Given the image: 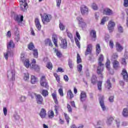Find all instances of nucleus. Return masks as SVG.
I'll list each match as a JSON object with an SVG mask.
<instances>
[{
  "label": "nucleus",
  "instance_id": "obj_1",
  "mask_svg": "<svg viewBox=\"0 0 128 128\" xmlns=\"http://www.w3.org/2000/svg\"><path fill=\"white\" fill-rule=\"evenodd\" d=\"M104 62V55L100 54L98 59V66L97 67L96 72L100 78H102V72L104 68V64H102Z\"/></svg>",
  "mask_w": 128,
  "mask_h": 128
},
{
  "label": "nucleus",
  "instance_id": "obj_2",
  "mask_svg": "<svg viewBox=\"0 0 128 128\" xmlns=\"http://www.w3.org/2000/svg\"><path fill=\"white\" fill-rule=\"evenodd\" d=\"M42 22L44 24H47L52 20V15L44 13L42 16H41Z\"/></svg>",
  "mask_w": 128,
  "mask_h": 128
},
{
  "label": "nucleus",
  "instance_id": "obj_3",
  "mask_svg": "<svg viewBox=\"0 0 128 128\" xmlns=\"http://www.w3.org/2000/svg\"><path fill=\"white\" fill-rule=\"evenodd\" d=\"M26 0H19L20 2V10L22 12H26L28 10V3H26Z\"/></svg>",
  "mask_w": 128,
  "mask_h": 128
},
{
  "label": "nucleus",
  "instance_id": "obj_4",
  "mask_svg": "<svg viewBox=\"0 0 128 128\" xmlns=\"http://www.w3.org/2000/svg\"><path fill=\"white\" fill-rule=\"evenodd\" d=\"M7 76L8 80H16V72L14 70H8Z\"/></svg>",
  "mask_w": 128,
  "mask_h": 128
},
{
  "label": "nucleus",
  "instance_id": "obj_5",
  "mask_svg": "<svg viewBox=\"0 0 128 128\" xmlns=\"http://www.w3.org/2000/svg\"><path fill=\"white\" fill-rule=\"evenodd\" d=\"M99 103L102 110H103V112H106V105H104V96H101L99 98Z\"/></svg>",
  "mask_w": 128,
  "mask_h": 128
},
{
  "label": "nucleus",
  "instance_id": "obj_6",
  "mask_svg": "<svg viewBox=\"0 0 128 128\" xmlns=\"http://www.w3.org/2000/svg\"><path fill=\"white\" fill-rule=\"evenodd\" d=\"M40 84L42 86H44L46 88H48V82L46 80V76H42L40 78Z\"/></svg>",
  "mask_w": 128,
  "mask_h": 128
},
{
  "label": "nucleus",
  "instance_id": "obj_7",
  "mask_svg": "<svg viewBox=\"0 0 128 128\" xmlns=\"http://www.w3.org/2000/svg\"><path fill=\"white\" fill-rule=\"evenodd\" d=\"M120 76H122L124 80L126 82H128V72L125 68L122 70Z\"/></svg>",
  "mask_w": 128,
  "mask_h": 128
},
{
  "label": "nucleus",
  "instance_id": "obj_8",
  "mask_svg": "<svg viewBox=\"0 0 128 128\" xmlns=\"http://www.w3.org/2000/svg\"><path fill=\"white\" fill-rule=\"evenodd\" d=\"M14 32V34L16 36L15 39L16 42H18V40H20V31H18V26H15Z\"/></svg>",
  "mask_w": 128,
  "mask_h": 128
},
{
  "label": "nucleus",
  "instance_id": "obj_9",
  "mask_svg": "<svg viewBox=\"0 0 128 128\" xmlns=\"http://www.w3.org/2000/svg\"><path fill=\"white\" fill-rule=\"evenodd\" d=\"M116 26V23L112 21H110L108 24V28L109 30V32H114V28Z\"/></svg>",
  "mask_w": 128,
  "mask_h": 128
},
{
  "label": "nucleus",
  "instance_id": "obj_10",
  "mask_svg": "<svg viewBox=\"0 0 128 128\" xmlns=\"http://www.w3.org/2000/svg\"><path fill=\"white\" fill-rule=\"evenodd\" d=\"M36 100L38 104H42V102H44V98L40 94H37L36 96Z\"/></svg>",
  "mask_w": 128,
  "mask_h": 128
},
{
  "label": "nucleus",
  "instance_id": "obj_11",
  "mask_svg": "<svg viewBox=\"0 0 128 128\" xmlns=\"http://www.w3.org/2000/svg\"><path fill=\"white\" fill-rule=\"evenodd\" d=\"M80 10L82 16H86L88 14V9L84 5L82 6Z\"/></svg>",
  "mask_w": 128,
  "mask_h": 128
},
{
  "label": "nucleus",
  "instance_id": "obj_12",
  "mask_svg": "<svg viewBox=\"0 0 128 128\" xmlns=\"http://www.w3.org/2000/svg\"><path fill=\"white\" fill-rule=\"evenodd\" d=\"M60 46L62 48L66 50L68 48V42L66 39H62L61 43L60 44Z\"/></svg>",
  "mask_w": 128,
  "mask_h": 128
},
{
  "label": "nucleus",
  "instance_id": "obj_13",
  "mask_svg": "<svg viewBox=\"0 0 128 128\" xmlns=\"http://www.w3.org/2000/svg\"><path fill=\"white\" fill-rule=\"evenodd\" d=\"M92 44H89L87 46L86 51L85 52V56L90 54H92Z\"/></svg>",
  "mask_w": 128,
  "mask_h": 128
},
{
  "label": "nucleus",
  "instance_id": "obj_14",
  "mask_svg": "<svg viewBox=\"0 0 128 128\" xmlns=\"http://www.w3.org/2000/svg\"><path fill=\"white\" fill-rule=\"evenodd\" d=\"M80 100L82 102L86 100V93L84 92H82L80 94Z\"/></svg>",
  "mask_w": 128,
  "mask_h": 128
},
{
  "label": "nucleus",
  "instance_id": "obj_15",
  "mask_svg": "<svg viewBox=\"0 0 128 128\" xmlns=\"http://www.w3.org/2000/svg\"><path fill=\"white\" fill-rule=\"evenodd\" d=\"M35 26L38 30H40L42 29V25L40 24V19L36 18L34 20Z\"/></svg>",
  "mask_w": 128,
  "mask_h": 128
},
{
  "label": "nucleus",
  "instance_id": "obj_16",
  "mask_svg": "<svg viewBox=\"0 0 128 128\" xmlns=\"http://www.w3.org/2000/svg\"><path fill=\"white\" fill-rule=\"evenodd\" d=\"M103 14L106 16H112V14H113V12L112 10L108 8H106L104 10Z\"/></svg>",
  "mask_w": 128,
  "mask_h": 128
},
{
  "label": "nucleus",
  "instance_id": "obj_17",
  "mask_svg": "<svg viewBox=\"0 0 128 128\" xmlns=\"http://www.w3.org/2000/svg\"><path fill=\"white\" fill-rule=\"evenodd\" d=\"M14 20L18 22H22L24 20V16L17 15L14 17Z\"/></svg>",
  "mask_w": 128,
  "mask_h": 128
},
{
  "label": "nucleus",
  "instance_id": "obj_18",
  "mask_svg": "<svg viewBox=\"0 0 128 128\" xmlns=\"http://www.w3.org/2000/svg\"><path fill=\"white\" fill-rule=\"evenodd\" d=\"M16 48V45L12 40L7 43V48L8 50H10V48Z\"/></svg>",
  "mask_w": 128,
  "mask_h": 128
},
{
  "label": "nucleus",
  "instance_id": "obj_19",
  "mask_svg": "<svg viewBox=\"0 0 128 128\" xmlns=\"http://www.w3.org/2000/svg\"><path fill=\"white\" fill-rule=\"evenodd\" d=\"M40 116L42 118H44L46 116V110L44 108H42L40 112Z\"/></svg>",
  "mask_w": 128,
  "mask_h": 128
},
{
  "label": "nucleus",
  "instance_id": "obj_20",
  "mask_svg": "<svg viewBox=\"0 0 128 128\" xmlns=\"http://www.w3.org/2000/svg\"><path fill=\"white\" fill-rule=\"evenodd\" d=\"M113 68L114 70H118L120 68V62L116 60H114L112 62Z\"/></svg>",
  "mask_w": 128,
  "mask_h": 128
},
{
  "label": "nucleus",
  "instance_id": "obj_21",
  "mask_svg": "<svg viewBox=\"0 0 128 128\" xmlns=\"http://www.w3.org/2000/svg\"><path fill=\"white\" fill-rule=\"evenodd\" d=\"M98 82V78L96 75H93L91 78V83L94 86Z\"/></svg>",
  "mask_w": 128,
  "mask_h": 128
},
{
  "label": "nucleus",
  "instance_id": "obj_22",
  "mask_svg": "<svg viewBox=\"0 0 128 128\" xmlns=\"http://www.w3.org/2000/svg\"><path fill=\"white\" fill-rule=\"evenodd\" d=\"M52 40L55 46L58 47V36L56 34L52 35Z\"/></svg>",
  "mask_w": 128,
  "mask_h": 128
},
{
  "label": "nucleus",
  "instance_id": "obj_23",
  "mask_svg": "<svg viewBox=\"0 0 128 128\" xmlns=\"http://www.w3.org/2000/svg\"><path fill=\"white\" fill-rule=\"evenodd\" d=\"M122 114L124 118H128V108H124L122 112Z\"/></svg>",
  "mask_w": 128,
  "mask_h": 128
},
{
  "label": "nucleus",
  "instance_id": "obj_24",
  "mask_svg": "<svg viewBox=\"0 0 128 128\" xmlns=\"http://www.w3.org/2000/svg\"><path fill=\"white\" fill-rule=\"evenodd\" d=\"M36 82H38V78L34 76H32L31 84H36Z\"/></svg>",
  "mask_w": 128,
  "mask_h": 128
},
{
  "label": "nucleus",
  "instance_id": "obj_25",
  "mask_svg": "<svg viewBox=\"0 0 128 128\" xmlns=\"http://www.w3.org/2000/svg\"><path fill=\"white\" fill-rule=\"evenodd\" d=\"M45 46H52V40L48 38L44 40Z\"/></svg>",
  "mask_w": 128,
  "mask_h": 128
},
{
  "label": "nucleus",
  "instance_id": "obj_26",
  "mask_svg": "<svg viewBox=\"0 0 128 128\" xmlns=\"http://www.w3.org/2000/svg\"><path fill=\"white\" fill-rule=\"evenodd\" d=\"M30 68H32V70H35L36 72H38L40 70V66L34 64L33 66H30Z\"/></svg>",
  "mask_w": 128,
  "mask_h": 128
},
{
  "label": "nucleus",
  "instance_id": "obj_27",
  "mask_svg": "<svg viewBox=\"0 0 128 128\" xmlns=\"http://www.w3.org/2000/svg\"><path fill=\"white\" fill-rule=\"evenodd\" d=\"M11 52H10V49H8L6 52L4 53V56L6 58V60H8V56H10Z\"/></svg>",
  "mask_w": 128,
  "mask_h": 128
},
{
  "label": "nucleus",
  "instance_id": "obj_28",
  "mask_svg": "<svg viewBox=\"0 0 128 128\" xmlns=\"http://www.w3.org/2000/svg\"><path fill=\"white\" fill-rule=\"evenodd\" d=\"M116 50L118 52H122V50H124V48H122V46H120V43H116Z\"/></svg>",
  "mask_w": 128,
  "mask_h": 128
},
{
  "label": "nucleus",
  "instance_id": "obj_29",
  "mask_svg": "<svg viewBox=\"0 0 128 128\" xmlns=\"http://www.w3.org/2000/svg\"><path fill=\"white\" fill-rule=\"evenodd\" d=\"M90 36L94 38H96V32L95 30H91L90 32Z\"/></svg>",
  "mask_w": 128,
  "mask_h": 128
},
{
  "label": "nucleus",
  "instance_id": "obj_30",
  "mask_svg": "<svg viewBox=\"0 0 128 128\" xmlns=\"http://www.w3.org/2000/svg\"><path fill=\"white\" fill-rule=\"evenodd\" d=\"M105 64L108 70H110V60L107 59L106 62Z\"/></svg>",
  "mask_w": 128,
  "mask_h": 128
},
{
  "label": "nucleus",
  "instance_id": "obj_31",
  "mask_svg": "<svg viewBox=\"0 0 128 128\" xmlns=\"http://www.w3.org/2000/svg\"><path fill=\"white\" fill-rule=\"evenodd\" d=\"M113 120H114V118L110 116L107 119V121L106 123L108 124V126H110Z\"/></svg>",
  "mask_w": 128,
  "mask_h": 128
},
{
  "label": "nucleus",
  "instance_id": "obj_32",
  "mask_svg": "<svg viewBox=\"0 0 128 128\" xmlns=\"http://www.w3.org/2000/svg\"><path fill=\"white\" fill-rule=\"evenodd\" d=\"M23 62L26 68H29L30 66V60L28 59H26V60H24Z\"/></svg>",
  "mask_w": 128,
  "mask_h": 128
},
{
  "label": "nucleus",
  "instance_id": "obj_33",
  "mask_svg": "<svg viewBox=\"0 0 128 128\" xmlns=\"http://www.w3.org/2000/svg\"><path fill=\"white\" fill-rule=\"evenodd\" d=\"M106 88H108V90H110V88H112V83L110 82V80H108L106 83Z\"/></svg>",
  "mask_w": 128,
  "mask_h": 128
},
{
  "label": "nucleus",
  "instance_id": "obj_34",
  "mask_svg": "<svg viewBox=\"0 0 128 128\" xmlns=\"http://www.w3.org/2000/svg\"><path fill=\"white\" fill-rule=\"evenodd\" d=\"M108 16H104L102 20H101L100 24H104L106 22H108Z\"/></svg>",
  "mask_w": 128,
  "mask_h": 128
},
{
  "label": "nucleus",
  "instance_id": "obj_35",
  "mask_svg": "<svg viewBox=\"0 0 128 128\" xmlns=\"http://www.w3.org/2000/svg\"><path fill=\"white\" fill-rule=\"evenodd\" d=\"M33 56L34 58H38V50L36 49L33 50Z\"/></svg>",
  "mask_w": 128,
  "mask_h": 128
},
{
  "label": "nucleus",
  "instance_id": "obj_36",
  "mask_svg": "<svg viewBox=\"0 0 128 128\" xmlns=\"http://www.w3.org/2000/svg\"><path fill=\"white\" fill-rule=\"evenodd\" d=\"M78 24H79V26L80 28H82V30H84V28H86V24L84 22H82L81 23H78Z\"/></svg>",
  "mask_w": 128,
  "mask_h": 128
},
{
  "label": "nucleus",
  "instance_id": "obj_37",
  "mask_svg": "<svg viewBox=\"0 0 128 128\" xmlns=\"http://www.w3.org/2000/svg\"><path fill=\"white\" fill-rule=\"evenodd\" d=\"M96 52L97 54H98L100 52V44L96 45Z\"/></svg>",
  "mask_w": 128,
  "mask_h": 128
},
{
  "label": "nucleus",
  "instance_id": "obj_38",
  "mask_svg": "<svg viewBox=\"0 0 128 128\" xmlns=\"http://www.w3.org/2000/svg\"><path fill=\"white\" fill-rule=\"evenodd\" d=\"M28 96H30L32 98H34V96L36 98V96H38V94L34 92H28Z\"/></svg>",
  "mask_w": 128,
  "mask_h": 128
},
{
  "label": "nucleus",
  "instance_id": "obj_39",
  "mask_svg": "<svg viewBox=\"0 0 128 128\" xmlns=\"http://www.w3.org/2000/svg\"><path fill=\"white\" fill-rule=\"evenodd\" d=\"M102 81H98V90H102Z\"/></svg>",
  "mask_w": 128,
  "mask_h": 128
},
{
  "label": "nucleus",
  "instance_id": "obj_40",
  "mask_svg": "<svg viewBox=\"0 0 128 128\" xmlns=\"http://www.w3.org/2000/svg\"><path fill=\"white\" fill-rule=\"evenodd\" d=\"M24 80H30V74H28V73L27 72L24 74Z\"/></svg>",
  "mask_w": 128,
  "mask_h": 128
},
{
  "label": "nucleus",
  "instance_id": "obj_41",
  "mask_svg": "<svg viewBox=\"0 0 128 128\" xmlns=\"http://www.w3.org/2000/svg\"><path fill=\"white\" fill-rule=\"evenodd\" d=\"M77 70L79 72H82V65L79 64L77 66Z\"/></svg>",
  "mask_w": 128,
  "mask_h": 128
},
{
  "label": "nucleus",
  "instance_id": "obj_42",
  "mask_svg": "<svg viewBox=\"0 0 128 128\" xmlns=\"http://www.w3.org/2000/svg\"><path fill=\"white\" fill-rule=\"evenodd\" d=\"M28 48L30 50H32V48H34V44L32 42H30L28 45Z\"/></svg>",
  "mask_w": 128,
  "mask_h": 128
},
{
  "label": "nucleus",
  "instance_id": "obj_43",
  "mask_svg": "<svg viewBox=\"0 0 128 128\" xmlns=\"http://www.w3.org/2000/svg\"><path fill=\"white\" fill-rule=\"evenodd\" d=\"M42 95L43 96H48V92L46 90H42Z\"/></svg>",
  "mask_w": 128,
  "mask_h": 128
},
{
  "label": "nucleus",
  "instance_id": "obj_44",
  "mask_svg": "<svg viewBox=\"0 0 128 128\" xmlns=\"http://www.w3.org/2000/svg\"><path fill=\"white\" fill-rule=\"evenodd\" d=\"M46 68L49 70H52V64L50 62H48L46 64Z\"/></svg>",
  "mask_w": 128,
  "mask_h": 128
},
{
  "label": "nucleus",
  "instance_id": "obj_45",
  "mask_svg": "<svg viewBox=\"0 0 128 128\" xmlns=\"http://www.w3.org/2000/svg\"><path fill=\"white\" fill-rule=\"evenodd\" d=\"M54 116V111L51 110L48 114V118H52Z\"/></svg>",
  "mask_w": 128,
  "mask_h": 128
},
{
  "label": "nucleus",
  "instance_id": "obj_46",
  "mask_svg": "<svg viewBox=\"0 0 128 128\" xmlns=\"http://www.w3.org/2000/svg\"><path fill=\"white\" fill-rule=\"evenodd\" d=\"M64 115L65 120H66L68 124H70V117H68V114L66 113L64 114Z\"/></svg>",
  "mask_w": 128,
  "mask_h": 128
},
{
  "label": "nucleus",
  "instance_id": "obj_47",
  "mask_svg": "<svg viewBox=\"0 0 128 128\" xmlns=\"http://www.w3.org/2000/svg\"><path fill=\"white\" fill-rule=\"evenodd\" d=\"M56 54L58 58H60L62 56V52L60 51H58V50H55Z\"/></svg>",
  "mask_w": 128,
  "mask_h": 128
},
{
  "label": "nucleus",
  "instance_id": "obj_48",
  "mask_svg": "<svg viewBox=\"0 0 128 128\" xmlns=\"http://www.w3.org/2000/svg\"><path fill=\"white\" fill-rule=\"evenodd\" d=\"M68 64L70 68H72V60L71 59H69L68 60Z\"/></svg>",
  "mask_w": 128,
  "mask_h": 128
},
{
  "label": "nucleus",
  "instance_id": "obj_49",
  "mask_svg": "<svg viewBox=\"0 0 128 128\" xmlns=\"http://www.w3.org/2000/svg\"><path fill=\"white\" fill-rule=\"evenodd\" d=\"M77 64H80V62H82V58H80V54H77Z\"/></svg>",
  "mask_w": 128,
  "mask_h": 128
},
{
  "label": "nucleus",
  "instance_id": "obj_50",
  "mask_svg": "<svg viewBox=\"0 0 128 128\" xmlns=\"http://www.w3.org/2000/svg\"><path fill=\"white\" fill-rule=\"evenodd\" d=\"M14 118L16 120H18L20 118V115L18 114V113H15L14 114Z\"/></svg>",
  "mask_w": 128,
  "mask_h": 128
},
{
  "label": "nucleus",
  "instance_id": "obj_51",
  "mask_svg": "<svg viewBox=\"0 0 128 128\" xmlns=\"http://www.w3.org/2000/svg\"><path fill=\"white\" fill-rule=\"evenodd\" d=\"M68 95L70 96V99L74 98V94H72V90H69L68 93Z\"/></svg>",
  "mask_w": 128,
  "mask_h": 128
},
{
  "label": "nucleus",
  "instance_id": "obj_52",
  "mask_svg": "<svg viewBox=\"0 0 128 128\" xmlns=\"http://www.w3.org/2000/svg\"><path fill=\"white\" fill-rule=\"evenodd\" d=\"M75 42L78 48H80V43L78 42V38H75Z\"/></svg>",
  "mask_w": 128,
  "mask_h": 128
},
{
  "label": "nucleus",
  "instance_id": "obj_53",
  "mask_svg": "<svg viewBox=\"0 0 128 128\" xmlns=\"http://www.w3.org/2000/svg\"><path fill=\"white\" fill-rule=\"evenodd\" d=\"M67 36L69 38H70L72 42V40H74V38L72 37V33L67 32Z\"/></svg>",
  "mask_w": 128,
  "mask_h": 128
},
{
  "label": "nucleus",
  "instance_id": "obj_54",
  "mask_svg": "<svg viewBox=\"0 0 128 128\" xmlns=\"http://www.w3.org/2000/svg\"><path fill=\"white\" fill-rule=\"evenodd\" d=\"M118 56L117 55V54H113V55L112 56V60H116L117 59Z\"/></svg>",
  "mask_w": 128,
  "mask_h": 128
},
{
  "label": "nucleus",
  "instance_id": "obj_55",
  "mask_svg": "<svg viewBox=\"0 0 128 128\" xmlns=\"http://www.w3.org/2000/svg\"><path fill=\"white\" fill-rule=\"evenodd\" d=\"M109 46L111 48H114V41L112 40H110Z\"/></svg>",
  "mask_w": 128,
  "mask_h": 128
},
{
  "label": "nucleus",
  "instance_id": "obj_56",
  "mask_svg": "<svg viewBox=\"0 0 128 128\" xmlns=\"http://www.w3.org/2000/svg\"><path fill=\"white\" fill-rule=\"evenodd\" d=\"M20 58L22 62H24V60H26V57L24 56V54H21Z\"/></svg>",
  "mask_w": 128,
  "mask_h": 128
},
{
  "label": "nucleus",
  "instance_id": "obj_57",
  "mask_svg": "<svg viewBox=\"0 0 128 128\" xmlns=\"http://www.w3.org/2000/svg\"><path fill=\"white\" fill-rule=\"evenodd\" d=\"M58 92L61 96H64V91H62V88H60L58 90Z\"/></svg>",
  "mask_w": 128,
  "mask_h": 128
},
{
  "label": "nucleus",
  "instance_id": "obj_58",
  "mask_svg": "<svg viewBox=\"0 0 128 128\" xmlns=\"http://www.w3.org/2000/svg\"><path fill=\"white\" fill-rule=\"evenodd\" d=\"M118 32H124V29L120 26H118Z\"/></svg>",
  "mask_w": 128,
  "mask_h": 128
},
{
  "label": "nucleus",
  "instance_id": "obj_59",
  "mask_svg": "<svg viewBox=\"0 0 128 128\" xmlns=\"http://www.w3.org/2000/svg\"><path fill=\"white\" fill-rule=\"evenodd\" d=\"M76 20H78L79 24H80L81 22H84V19L82 17H78L76 18Z\"/></svg>",
  "mask_w": 128,
  "mask_h": 128
},
{
  "label": "nucleus",
  "instance_id": "obj_60",
  "mask_svg": "<svg viewBox=\"0 0 128 128\" xmlns=\"http://www.w3.org/2000/svg\"><path fill=\"white\" fill-rule=\"evenodd\" d=\"M124 6L125 8H128V0H124Z\"/></svg>",
  "mask_w": 128,
  "mask_h": 128
},
{
  "label": "nucleus",
  "instance_id": "obj_61",
  "mask_svg": "<svg viewBox=\"0 0 128 128\" xmlns=\"http://www.w3.org/2000/svg\"><path fill=\"white\" fill-rule=\"evenodd\" d=\"M92 8H93V10H98V6H96V4H93L92 5Z\"/></svg>",
  "mask_w": 128,
  "mask_h": 128
},
{
  "label": "nucleus",
  "instance_id": "obj_62",
  "mask_svg": "<svg viewBox=\"0 0 128 128\" xmlns=\"http://www.w3.org/2000/svg\"><path fill=\"white\" fill-rule=\"evenodd\" d=\"M60 4H62V0H56L57 6L60 7Z\"/></svg>",
  "mask_w": 128,
  "mask_h": 128
},
{
  "label": "nucleus",
  "instance_id": "obj_63",
  "mask_svg": "<svg viewBox=\"0 0 128 128\" xmlns=\"http://www.w3.org/2000/svg\"><path fill=\"white\" fill-rule=\"evenodd\" d=\"M114 96H111L109 97V101L110 102H114Z\"/></svg>",
  "mask_w": 128,
  "mask_h": 128
},
{
  "label": "nucleus",
  "instance_id": "obj_64",
  "mask_svg": "<svg viewBox=\"0 0 128 128\" xmlns=\"http://www.w3.org/2000/svg\"><path fill=\"white\" fill-rule=\"evenodd\" d=\"M60 28L62 30H64V25L62 23L60 24Z\"/></svg>",
  "mask_w": 128,
  "mask_h": 128
}]
</instances>
